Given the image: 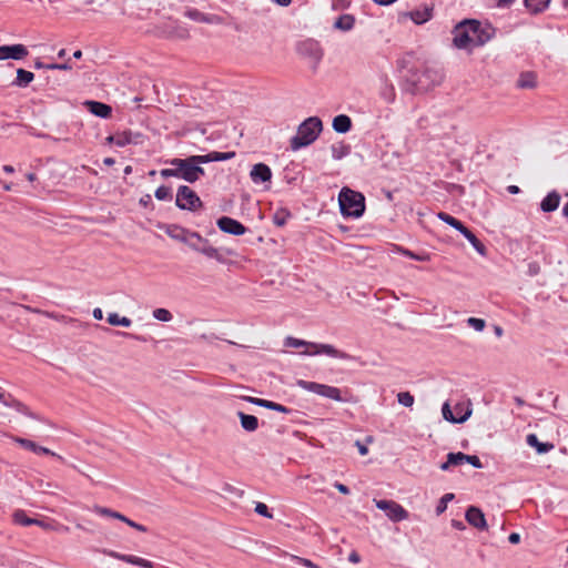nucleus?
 <instances>
[{
    "mask_svg": "<svg viewBox=\"0 0 568 568\" xmlns=\"http://www.w3.org/2000/svg\"><path fill=\"white\" fill-rule=\"evenodd\" d=\"M297 385L303 389L322 397H326L335 402H345L344 397L342 396V390L338 387L303 379H300Z\"/></svg>",
    "mask_w": 568,
    "mask_h": 568,
    "instance_id": "obj_6",
    "label": "nucleus"
},
{
    "mask_svg": "<svg viewBox=\"0 0 568 568\" xmlns=\"http://www.w3.org/2000/svg\"><path fill=\"white\" fill-rule=\"evenodd\" d=\"M464 460H465V463L471 465L475 468H478V469L483 468V463L479 459V457L476 455L464 454Z\"/></svg>",
    "mask_w": 568,
    "mask_h": 568,
    "instance_id": "obj_48",
    "label": "nucleus"
},
{
    "mask_svg": "<svg viewBox=\"0 0 568 568\" xmlns=\"http://www.w3.org/2000/svg\"><path fill=\"white\" fill-rule=\"evenodd\" d=\"M13 440L18 445H20L22 448L33 452L37 455L52 456V457L57 458L58 460H60L61 463H64V458L62 456L58 455L57 453L52 452L51 449H49L44 446L37 444L36 442H33L31 439L23 438V437H14Z\"/></svg>",
    "mask_w": 568,
    "mask_h": 568,
    "instance_id": "obj_17",
    "label": "nucleus"
},
{
    "mask_svg": "<svg viewBox=\"0 0 568 568\" xmlns=\"http://www.w3.org/2000/svg\"><path fill=\"white\" fill-rule=\"evenodd\" d=\"M254 504H255L254 511L257 515H260L264 518H267V519L273 518V511L267 507V505H265L264 503H261V501H255Z\"/></svg>",
    "mask_w": 568,
    "mask_h": 568,
    "instance_id": "obj_39",
    "label": "nucleus"
},
{
    "mask_svg": "<svg viewBox=\"0 0 568 568\" xmlns=\"http://www.w3.org/2000/svg\"><path fill=\"white\" fill-rule=\"evenodd\" d=\"M409 17L416 24H423L432 19L433 8L424 7L422 9L413 10L409 12Z\"/></svg>",
    "mask_w": 568,
    "mask_h": 568,
    "instance_id": "obj_28",
    "label": "nucleus"
},
{
    "mask_svg": "<svg viewBox=\"0 0 568 568\" xmlns=\"http://www.w3.org/2000/svg\"><path fill=\"white\" fill-rule=\"evenodd\" d=\"M185 16L194 21H200V22H210L211 21L204 13H202L201 11H199L196 9L187 10L185 12Z\"/></svg>",
    "mask_w": 568,
    "mask_h": 568,
    "instance_id": "obj_43",
    "label": "nucleus"
},
{
    "mask_svg": "<svg viewBox=\"0 0 568 568\" xmlns=\"http://www.w3.org/2000/svg\"><path fill=\"white\" fill-rule=\"evenodd\" d=\"M173 169H163L160 174L162 178H179V165H173Z\"/></svg>",
    "mask_w": 568,
    "mask_h": 568,
    "instance_id": "obj_52",
    "label": "nucleus"
},
{
    "mask_svg": "<svg viewBox=\"0 0 568 568\" xmlns=\"http://www.w3.org/2000/svg\"><path fill=\"white\" fill-rule=\"evenodd\" d=\"M294 559L303 565L304 567H307V568H320L316 564H314L312 560L310 559H306V558H301V557H294Z\"/></svg>",
    "mask_w": 568,
    "mask_h": 568,
    "instance_id": "obj_55",
    "label": "nucleus"
},
{
    "mask_svg": "<svg viewBox=\"0 0 568 568\" xmlns=\"http://www.w3.org/2000/svg\"><path fill=\"white\" fill-rule=\"evenodd\" d=\"M175 204L180 210L194 211L202 205V202L191 187L181 185L178 189Z\"/></svg>",
    "mask_w": 568,
    "mask_h": 568,
    "instance_id": "obj_12",
    "label": "nucleus"
},
{
    "mask_svg": "<svg viewBox=\"0 0 568 568\" xmlns=\"http://www.w3.org/2000/svg\"><path fill=\"white\" fill-rule=\"evenodd\" d=\"M251 404L272 409L273 402L251 396Z\"/></svg>",
    "mask_w": 568,
    "mask_h": 568,
    "instance_id": "obj_53",
    "label": "nucleus"
},
{
    "mask_svg": "<svg viewBox=\"0 0 568 568\" xmlns=\"http://www.w3.org/2000/svg\"><path fill=\"white\" fill-rule=\"evenodd\" d=\"M349 146L343 143L338 145H332V156L335 160H341L342 158L346 156L349 153Z\"/></svg>",
    "mask_w": 568,
    "mask_h": 568,
    "instance_id": "obj_38",
    "label": "nucleus"
},
{
    "mask_svg": "<svg viewBox=\"0 0 568 568\" xmlns=\"http://www.w3.org/2000/svg\"><path fill=\"white\" fill-rule=\"evenodd\" d=\"M84 106L90 113L101 119H108L112 113V108L100 101L87 100Z\"/></svg>",
    "mask_w": 568,
    "mask_h": 568,
    "instance_id": "obj_22",
    "label": "nucleus"
},
{
    "mask_svg": "<svg viewBox=\"0 0 568 568\" xmlns=\"http://www.w3.org/2000/svg\"><path fill=\"white\" fill-rule=\"evenodd\" d=\"M216 223L219 229L224 233L242 235L246 232V227L241 222L231 219L227 215H222Z\"/></svg>",
    "mask_w": 568,
    "mask_h": 568,
    "instance_id": "obj_19",
    "label": "nucleus"
},
{
    "mask_svg": "<svg viewBox=\"0 0 568 568\" xmlns=\"http://www.w3.org/2000/svg\"><path fill=\"white\" fill-rule=\"evenodd\" d=\"M334 487L343 495H348L351 493V489L342 483L336 481Z\"/></svg>",
    "mask_w": 568,
    "mask_h": 568,
    "instance_id": "obj_58",
    "label": "nucleus"
},
{
    "mask_svg": "<svg viewBox=\"0 0 568 568\" xmlns=\"http://www.w3.org/2000/svg\"><path fill=\"white\" fill-rule=\"evenodd\" d=\"M106 322L111 326H123L129 327L132 324L131 318L126 316H120L118 313H109Z\"/></svg>",
    "mask_w": 568,
    "mask_h": 568,
    "instance_id": "obj_33",
    "label": "nucleus"
},
{
    "mask_svg": "<svg viewBox=\"0 0 568 568\" xmlns=\"http://www.w3.org/2000/svg\"><path fill=\"white\" fill-rule=\"evenodd\" d=\"M470 30L475 47L484 45L495 36V28L489 23H481L477 20H466Z\"/></svg>",
    "mask_w": 568,
    "mask_h": 568,
    "instance_id": "obj_10",
    "label": "nucleus"
},
{
    "mask_svg": "<svg viewBox=\"0 0 568 568\" xmlns=\"http://www.w3.org/2000/svg\"><path fill=\"white\" fill-rule=\"evenodd\" d=\"M323 130L320 118L310 116L304 120L297 128V132L290 140V146L293 151H298L312 144Z\"/></svg>",
    "mask_w": 568,
    "mask_h": 568,
    "instance_id": "obj_4",
    "label": "nucleus"
},
{
    "mask_svg": "<svg viewBox=\"0 0 568 568\" xmlns=\"http://www.w3.org/2000/svg\"><path fill=\"white\" fill-rule=\"evenodd\" d=\"M272 171L264 163L254 164L251 169V180L254 183H271Z\"/></svg>",
    "mask_w": 568,
    "mask_h": 568,
    "instance_id": "obj_21",
    "label": "nucleus"
},
{
    "mask_svg": "<svg viewBox=\"0 0 568 568\" xmlns=\"http://www.w3.org/2000/svg\"><path fill=\"white\" fill-rule=\"evenodd\" d=\"M453 45L459 50L471 51L475 48L473 43L470 30L466 20L457 24L453 30Z\"/></svg>",
    "mask_w": 568,
    "mask_h": 568,
    "instance_id": "obj_13",
    "label": "nucleus"
},
{
    "mask_svg": "<svg viewBox=\"0 0 568 568\" xmlns=\"http://www.w3.org/2000/svg\"><path fill=\"white\" fill-rule=\"evenodd\" d=\"M551 0H524L525 8L531 14H539L546 11Z\"/></svg>",
    "mask_w": 568,
    "mask_h": 568,
    "instance_id": "obj_29",
    "label": "nucleus"
},
{
    "mask_svg": "<svg viewBox=\"0 0 568 568\" xmlns=\"http://www.w3.org/2000/svg\"><path fill=\"white\" fill-rule=\"evenodd\" d=\"M517 85L521 89H532L536 87V75L532 72H523L519 75Z\"/></svg>",
    "mask_w": 568,
    "mask_h": 568,
    "instance_id": "obj_34",
    "label": "nucleus"
},
{
    "mask_svg": "<svg viewBox=\"0 0 568 568\" xmlns=\"http://www.w3.org/2000/svg\"><path fill=\"white\" fill-rule=\"evenodd\" d=\"M297 53L308 60L313 68H316L323 58V50L318 41L305 39L296 44Z\"/></svg>",
    "mask_w": 568,
    "mask_h": 568,
    "instance_id": "obj_9",
    "label": "nucleus"
},
{
    "mask_svg": "<svg viewBox=\"0 0 568 568\" xmlns=\"http://www.w3.org/2000/svg\"><path fill=\"white\" fill-rule=\"evenodd\" d=\"M382 97L386 102H393L395 99L394 88L385 85L382 90Z\"/></svg>",
    "mask_w": 568,
    "mask_h": 568,
    "instance_id": "obj_51",
    "label": "nucleus"
},
{
    "mask_svg": "<svg viewBox=\"0 0 568 568\" xmlns=\"http://www.w3.org/2000/svg\"><path fill=\"white\" fill-rule=\"evenodd\" d=\"M348 561L349 562H353V564H358L361 561V556L357 551L353 550L349 555H348Z\"/></svg>",
    "mask_w": 568,
    "mask_h": 568,
    "instance_id": "obj_61",
    "label": "nucleus"
},
{
    "mask_svg": "<svg viewBox=\"0 0 568 568\" xmlns=\"http://www.w3.org/2000/svg\"><path fill=\"white\" fill-rule=\"evenodd\" d=\"M356 446L358 448V453L361 456H365L368 454V448L366 445L362 444L359 440L356 442Z\"/></svg>",
    "mask_w": 568,
    "mask_h": 568,
    "instance_id": "obj_64",
    "label": "nucleus"
},
{
    "mask_svg": "<svg viewBox=\"0 0 568 568\" xmlns=\"http://www.w3.org/2000/svg\"><path fill=\"white\" fill-rule=\"evenodd\" d=\"M272 410H276V412L284 413V414H293V415H296V416L300 414V412H297L295 409H292V408H288V407H286L284 405L275 403V402H273Z\"/></svg>",
    "mask_w": 568,
    "mask_h": 568,
    "instance_id": "obj_49",
    "label": "nucleus"
},
{
    "mask_svg": "<svg viewBox=\"0 0 568 568\" xmlns=\"http://www.w3.org/2000/svg\"><path fill=\"white\" fill-rule=\"evenodd\" d=\"M375 506L383 510L394 523H399L409 517V513L398 503L389 499H374Z\"/></svg>",
    "mask_w": 568,
    "mask_h": 568,
    "instance_id": "obj_11",
    "label": "nucleus"
},
{
    "mask_svg": "<svg viewBox=\"0 0 568 568\" xmlns=\"http://www.w3.org/2000/svg\"><path fill=\"white\" fill-rule=\"evenodd\" d=\"M414 400V396L409 392H400L397 394V402L405 407H412Z\"/></svg>",
    "mask_w": 568,
    "mask_h": 568,
    "instance_id": "obj_41",
    "label": "nucleus"
},
{
    "mask_svg": "<svg viewBox=\"0 0 568 568\" xmlns=\"http://www.w3.org/2000/svg\"><path fill=\"white\" fill-rule=\"evenodd\" d=\"M165 233L173 240L187 245L191 250L205 255L209 258H214L217 262H225V258L220 253L219 248L214 247L209 239H205L195 231L184 229L176 224H168L164 226Z\"/></svg>",
    "mask_w": 568,
    "mask_h": 568,
    "instance_id": "obj_1",
    "label": "nucleus"
},
{
    "mask_svg": "<svg viewBox=\"0 0 568 568\" xmlns=\"http://www.w3.org/2000/svg\"><path fill=\"white\" fill-rule=\"evenodd\" d=\"M106 332L111 333L112 335L114 336H121V337H124V338H129V339H134V341H139V342H149L152 339L151 336H144V335H138V334H133V333H129V332H123V331H114V329H111L109 327H105L104 328Z\"/></svg>",
    "mask_w": 568,
    "mask_h": 568,
    "instance_id": "obj_35",
    "label": "nucleus"
},
{
    "mask_svg": "<svg viewBox=\"0 0 568 568\" xmlns=\"http://www.w3.org/2000/svg\"><path fill=\"white\" fill-rule=\"evenodd\" d=\"M332 126L337 133H347L352 128V120L346 114H339L333 119Z\"/></svg>",
    "mask_w": 568,
    "mask_h": 568,
    "instance_id": "obj_27",
    "label": "nucleus"
},
{
    "mask_svg": "<svg viewBox=\"0 0 568 568\" xmlns=\"http://www.w3.org/2000/svg\"><path fill=\"white\" fill-rule=\"evenodd\" d=\"M465 518L469 525L473 527L479 529V530H486L488 525L485 518V514L479 507L476 506H469L466 509Z\"/></svg>",
    "mask_w": 568,
    "mask_h": 568,
    "instance_id": "obj_20",
    "label": "nucleus"
},
{
    "mask_svg": "<svg viewBox=\"0 0 568 568\" xmlns=\"http://www.w3.org/2000/svg\"><path fill=\"white\" fill-rule=\"evenodd\" d=\"M212 162L226 161L235 156V152L212 151Z\"/></svg>",
    "mask_w": 568,
    "mask_h": 568,
    "instance_id": "obj_45",
    "label": "nucleus"
},
{
    "mask_svg": "<svg viewBox=\"0 0 568 568\" xmlns=\"http://www.w3.org/2000/svg\"><path fill=\"white\" fill-rule=\"evenodd\" d=\"M93 511L95 514H98L99 516L110 517V518L118 519V520L120 519V516L122 514V513H119V511L113 510L111 508L99 506V505H95L93 507Z\"/></svg>",
    "mask_w": 568,
    "mask_h": 568,
    "instance_id": "obj_36",
    "label": "nucleus"
},
{
    "mask_svg": "<svg viewBox=\"0 0 568 568\" xmlns=\"http://www.w3.org/2000/svg\"><path fill=\"white\" fill-rule=\"evenodd\" d=\"M28 53L27 47L21 43L0 45V60H22Z\"/></svg>",
    "mask_w": 568,
    "mask_h": 568,
    "instance_id": "obj_18",
    "label": "nucleus"
},
{
    "mask_svg": "<svg viewBox=\"0 0 568 568\" xmlns=\"http://www.w3.org/2000/svg\"><path fill=\"white\" fill-rule=\"evenodd\" d=\"M189 161L193 162L195 165L205 164L212 162L211 152L204 155H191L189 156Z\"/></svg>",
    "mask_w": 568,
    "mask_h": 568,
    "instance_id": "obj_46",
    "label": "nucleus"
},
{
    "mask_svg": "<svg viewBox=\"0 0 568 568\" xmlns=\"http://www.w3.org/2000/svg\"><path fill=\"white\" fill-rule=\"evenodd\" d=\"M102 552L113 559L120 560L125 564H130V565L138 566L141 568H154L153 561L144 559L142 557H138L134 555H125V554H121V552H118L114 550H106V549H104Z\"/></svg>",
    "mask_w": 568,
    "mask_h": 568,
    "instance_id": "obj_16",
    "label": "nucleus"
},
{
    "mask_svg": "<svg viewBox=\"0 0 568 568\" xmlns=\"http://www.w3.org/2000/svg\"><path fill=\"white\" fill-rule=\"evenodd\" d=\"M390 251L393 253H399L404 256H407L412 260L419 261V262H427L430 260V255L428 253H425V252L415 253L413 251H409L408 248H405V247L396 245V244L392 245Z\"/></svg>",
    "mask_w": 568,
    "mask_h": 568,
    "instance_id": "obj_25",
    "label": "nucleus"
},
{
    "mask_svg": "<svg viewBox=\"0 0 568 568\" xmlns=\"http://www.w3.org/2000/svg\"><path fill=\"white\" fill-rule=\"evenodd\" d=\"M526 443L528 446L535 448L538 454H547L555 448L552 443L540 442L536 434H528L526 436Z\"/></svg>",
    "mask_w": 568,
    "mask_h": 568,
    "instance_id": "obj_24",
    "label": "nucleus"
},
{
    "mask_svg": "<svg viewBox=\"0 0 568 568\" xmlns=\"http://www.w3.org/2000/svg\"><path fill=\"white\" fill-rule=\"evenodd\" d=\"M291 215H273L274 223L277 226H283L286 223V219Z\"/></svg>",
    "mask_w": 568,
    "mask_h": 568,
    "instance_id": "obj_59",
    "label": "nucleus"
},
{
    "mask_svg": "<svg viewBox=\"0 0 568 568\" xmlns=\"http://www.w3.org/2000/svg\"><path fill=\"white\" fill-rule=\"evenodd\" d=\"M442 221L453 226L457 231H459L471 244L477 253L485 256L487 253V248L484 243L469 230L467 229L463 222L455 219L453 215H437Z\"/></svg>",
    "mask_w": 568,
    "mask_h": 568,
    "instance_id": "obj_7",
    "label": "nucleus"
},
{
    "mask_svg": "<svg viewBox=\"0 0 568 568\" xmlns=\"http://www.w3.org/2000/svg\"><path fill=\"white\" fill-rule=\"evenodd\" d=\"M106 141L108 143H114L115 145L123 148L132 142V133L121 132L114 135H109Z\"/></svg>",
    "mask_w": 568,
    "mask_h": 568,
    "instance_id": "obj_31",
    "label": "nucleus"
},
{
    "mask_svg": "<svg viewBox=\"0 0 568 568\" xmlns=\"http://www.w3.org/2000/svg\"><path fill=\"white\" fill-rule=\"evenodd\" d=\"M171 165H179V179H183L189 183L196 182L201 176L205 174L202 166L195 165L193 162L186 159H172L169 161Z\"/></svg>",
    "mask_w": 568,
    "mask_h": 568,
    "instance_id": "obj_8",
    "label": "nucleus"
},
{
    "mask_svg": "<svg viewBox=\"0 0 568 568\" xmlns=\"http://www.w3.org/2000/svg\"><path fill=\"white\" fill-rule=\"evenodd\" d=\"M466 322H467L468 326L473 327L477 332H481L486 327V321L483 318L469 317V318H467Z\"/></svg>",
    "mask_w": 568,
    "mask_h": 568,
    "instance_id": "obj_44",
    "label": "nucleus"
},
{
    "mask_svg": "<svg viewBox=\"0 0 568 568\" xmlns=\"http://www.w3.org/2000/svg\"><path fill=\"white\" fill-rule=\"evenodd\" d=\"M128 526H130L131 528L138 530V531H141V532H148L149 531V528L142 524H139L132 519H130Z\"/></svg>",
    "mask_w": 568,
    "mask_h": 568,
    "instance_id": "obj_57",
    "label": "nucleus"
},
{
    "mask_svg": "<svg viewBox=\"0 0 568 568\" xmlns=\"http://www.w3.org/2000/svg\"><path fill=\"white\" fill-rule=\"evenodd\" d=\"M561 196L557 191L549 192L540 202V210L544 213H551L558 209Z\"/></svg>",
    "mask_w": 568,
    "mask_h": 568,
    "instance_id": "obj_23",
    "label": "nucleus"
},
{
    "mask_svg": "<svg viewBox=\"0 0 568 568\" xmlns=\"http://www.w3.org/2000/svg\"><path fill=\"white\" fill-rule=\"evenodd\" d=\"M33 72L19 68L17 70V77L12 81L11 85L18 88H27L33 81Z\"/></svg>",
    "mask_w": 568,
    "mask_h": 568,
    "instance_id": "obj_26",
    "label": "nucleus"
},
{
    "mask_svg": "<svg viewBox=\"0 0 568 568\" xmlns=\"http://www.w3.org/2000/svg\"><path fill=\"white\" fill-rule=\"evenodd\" d=\"M498 8H509L516 0H494Z\"/></svg>",
    "mask_w": 568,
    "mask_h": 568,
    "instance_id": "obj_60",
    "label": "nucleus"
},
{
    "mask_svg": "<svg viewBox=\"0 0 568 568\" xmlns=\"http://www.w3.org/2000/svg\"><path fill=\"white\" fill-rule=\"evenodd\" d=\"M283 345L285 347H306L304 352H302V355H327L333 358L344 359V361H356L357 357L343 352L341 349H337L334 345L331 344H323V343H315V342H307L301 338H296L293 336H286L284 338Z\"/></svg>",
    "mask_w": 568,
    "mask_h": 568,
    "instance_id": "obj_2",
    "label": "nucleus"
},
{
    "mask_svg": "<svg viewBox=\"0 0 568 568\" xmlns=\"http://www.w3.org/2000/svg\"><path fill=\"white\" fill-rule=\"evenodd\" d=\"M155 197L160 201L172 200L171 187L161 185L155 190Z\"/></svg>",
    "mask_w": 568,
    "mask_h": 568,
    "instance_id": "obj_42",
    "label": "nucleus"
},
{
    "mask_svg": "<svg viewBox=\"0 0 568 568\" xmlns=\"http://www.w3.org/2000/svg\"><path fill=\"white\" fill-rule=\"evenodd\" d=\"M443 75L438 70L425 68L424 70H409L406 77L407 89L413 93H424L442 82Z\"/></svg>",
    "mask_w": 568,
    "mask_h": 568,
    "instance_id": "obj_3",
    "label": "nucleus"
},
{
    "mask_svg": "<svg viewBox=\"0 0 568 568\" xmlns=\"http://www.w3.org/2000/svg\"><path fill=\"white\" fill-rule=\"evenodd\" d=\"M456 414L453 413L448 402H445L442 406V414L445 420L452 424H463L471 415V409L464 410L462 405L455 407Z\"/></svg>",
    "mask_w": 568,
    "mask_h": 568,
    "instance_id": "obj_15",
    "label": "nucleus"
},
{
    "mask_svg": "<svg viewBox=\"0 0 568 568\" xmlns=\"http://www.w3.org/2000/svg\"><path fill=\"white\" fill-rule=\"evenodd\" d=\"M153 200L150 194H145L140 199V204L144 207H148L149 204H152Z\"/></svg>",
    "mask_w": 568,
    "mask_h": 568,
    "instance_id": "obj_63",
    "label": "nucleus"
},
{
    "mask_svg": "<svg viewBox=\"0 0 568 568\" xmlns=\"http://www.w3.org/2000/svg\"><path fill=\"white\" fill-rule=\"evenodd\" d=\"M237 415L241 420V426L244 430L248 432V414H245L244 412H237Z\"/></svg>",
    "mask_w": 568,
    "mask_h": 568,
    "instance_id": "obj_56",
    "label": "nucleus"
},
{
    "mask_svg": "<svg viewBox=\"0 0 568 568\" xmlns=\"http://www.w3.org/2000/svg\"><path fill=\"white\" fill-rule=\"evenodd\" d=\"M153 317L161 322H170L173 315L169 310L159 307L153 311Z\"/></svg>",
    "mask_w": 568,
    "mask_h": 568,
    "instance_id": "obj_40",
    "label": "nucleus"
},
{
    "mask_svg": "<svg viewBox=\"0 0 568 568\" xmlns=\"http://www.w3.org/2000/svg\"><path fill=\"white\" fill-rule=\"evenodd\" d=\"M0 403H2L4 406L14 408L20 414H23L30 418L42 420L38 414L31 412V409L26 404L13 397L10 393H7L2 387H0Z\"/></svg>",
    "mask_w": 568,
    "mask_h": 568,
    "instance_id": "obj_14",
    "label": "nucleus"
},
{
    "mask_svg": "<svg viewBox=\"0 0 568 568\" xmlns=\"http://www.w3.org/2000/svg\"><path fill=\"white\" fill-rule=\"evenodd\" d=\"M355 18L352 14H342L335 21L334 27L342 31H349L354 28Z\"/></svg>",
    "mask_w": 568,
    "mask_h": 568,
    "instance_id": "obj_32",
    "label": "nucleus"
},
{
    "mask_svg": "<svg viewBox=\"0 0 568 568\" xmlns=\"http://www.w3.org/2000/svg\"><path fill=\"white\" fill-rule=\"evenodd\" d=\"M13 523L23 527L32 526L37 523V518L29 517L28 514L22 510L18 509L12 515Z\"/></svg>",
    "mask_w": 568,
    "mask_h": 568,
    "instance_id": "obj_30",
    "label": "nucleus"
},
{
    "mask_svg": "<svg viewBox=\"0 0 568 568\" xmlns=\"http://www.w3.org/2000/svg\"><path fill=\"white\" fill-rule=\"evenodd\" d=\"M339 213H365V196L349 187H343L338 194Z\"/></svg>",
    "mask_w": 568,
    "mask_h": 568,
    "instance_id": "obj_5",
    "label": "nucleus"
},
{
    "mask_svg": "<svg viewBox=\"0 0 568 568\" xmlns=\"http://www.w3.org/2000/svg\"><path fill=\"white\" fill-rule=\"evenodd\" d=\"M447 458L449 459V464L453 466H458L465 463L464 460V453L457 452V453H448Z\"/></svg>",
    "mask_w": 568,
    "mask_h": 568,
    "instance_id": "obj_47",
    "label": "nucleus"
},
{
    "mask_svg": "<svg viewBox=\"0 0 568 568\" xmlns=\"http://www.w3.org/2000/svg\"><path fill=\"white\" fill-rule=\"evenodd\" d=\"M508 541L513 545H517L520 542V535L518 532H511L508 536Z\"/></svg>",
    "mask_w": 568,
    "mask_h": 568,
    "instance_id": "obj_62",
    "label": "nucleus"
},
{
    "mask_svg": "<svg viewBox=\"0 0 568 568\" xmlns=\"http://www.w3.org/2000/svg\"><path fill=\"white\" fill-rule=\"evenodd\" d=\"M47 70H71L72 64L70 63V59L63 63H50L45 65Z\"/></svg>",
    "mask_w": 568,
    "mask_h": 568,
    "instance_id": "obj_50",
    "label": "nucleus"
},
{
    "mask_svg": "<svg viewBox=\"0 0 568 568\" xmlns=\"http://www.w3.org/2000/svg\"><path fill=\"white\" fill-rule=\"evenodd\" d=\"M34 525L43 528L44 530L53 529V520H44L37 518V523Z\"/></svg>",
    "mask_w": 568,
    "mask_h": 568,
    "instance_id": "obj_54",
    "label": "nucleus"
},
{
    "mask_svg": "<svg viewBox=\"0 0 568 568\" xmlns=\"http://www.w3.org/2000/svg\"><path fill=\"white\" fill-rule=\"evenodd\" d=\"M455 498V495L453 493H447L438 500L435 513L437 516L442 515L446 511L447 505L449 501H452Z\"/></svg>",
    "mask_w": 568,
    "mask_h": 568,
    "instance_id": "obj_37",
    "label": "nucleus"
}]
</instances>
